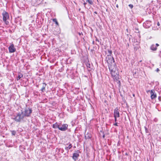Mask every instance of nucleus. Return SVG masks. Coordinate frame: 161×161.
<instances>
[{
    "label": "nucleus",
    "mask_w": 161,
    "mask_h": 161,
    "mask_svg": "<svg viewBox=\"0 0 161 161\" xmlns=\"http://www.w3.org/2000/svg\"><path fill=\"white\" fill-rule=\"evenodd\" d=\"M97 1L98 2V0H97Z\"/></svg>",
    "instance_id": "obj_35"
},
{
    "label": "nucleus",
    "mask_w": 161,
    "mask_h": 161,
    "mask_svg": "<svg viewBox=\"0 0 161 161\" xmlns=\"http://www.w3.org/2000/svg\"><path fill=\"white\" fill-rule=\"evenodd\" d=\"M86 66L87 67V69L88 71H90L91 70V64H90L88 63H86Z\"/></svg>",
    "instance_id": "obj_14"
},
{
    "label": "nucleus",
    "mask_w": 161,
    "mask_h": 161,
    "mask_svg": "<svg viewBox=\"0 0 161 161\" xmlns=\"http://www.w3.org/2000/svg\"><path fill=\"white\" fill-rule=\"evenodd\" d=\"M23 112V115L24 116L29 117L32 112V110L30 108H25Z\"/></svg>",
    "instance_id": "obj_4"
},
{
    "label": "nucleus",
    "mask_w": 161,
    "mask_h": 161,
    "mask_svg": "<svg viewBox=\"0 0 161 161\" xmlns=\"http://www.w3.org/2000/svg\"><path fill=\"white\" fill-rule=\"evenodd\" d=\"M145 130H146V131L147 130V128L145 127Z\"/></svg>",
    "instance_id": "obj_28"
},
{
    "label": "nucleus",
    "mask_w": 161,
    "mask_h": 161,
    "mask_svg": "<svg viewBox=\"0 0 161 161\" xmlns=\"http://www.w3.org/2000/svg\"><path fill=\"white\" fill-rule=\"evenodd\" d=\"M104 137H105L104 135H103V138H104Z\"/></svg>",
    "instance_id": "obj_31"
},
{
    "label": "nucleus",
    "mask_w": 161,
    "mask_h": 161,
    "mask_svg": "<svg viewBox=\"0 0 161 161\" xmlns=\"http://www.w3.org/2000/svg\"><path fill=\"white\" fill-rule=\"evenodd\" d=\"M68 127V125L67 124L61 125V124H60L59 129L60 130L64 131L67 129Z\"/></svg>",
    "instance_id": "obj_6"
},
{
    "label": "nucleus",
    "mask_w": 161,
    "mask_h": 161,
    "mask_svg": "<svg viewBox=\"0 0 161 161\" xmlns=\"http://www.w3.org/2000/svg\"><path fill=\"white\" fill-rule=\"evenodd\" d=\"M23 77V75L22 74H19L18 77L17 78V80H18L20 79V78Z\"/></svg>",
    "instance_id": "obj_17"
},
{
    "label": "nucleus",
    "mask_w": 161,
    "mask_h": 161,
    "mask_svg": "<svg viewBox=\"0 0 161 161\" xmlns=\"http://www.w3.org/2000/svg\"><path fill=\"white\" fill-rule=\"evenodd\" d=\"M23 112H21V113H18L16 115H14L12 118V119L17 122H20L23 119L24 117Z\"/></svg>",
    "instance_id": "obj_2"
},
{
    "label": "nucleus",
    "mask_w": 161,
    "mask_h": 161,
    "mask_svg": "<svg viewBox=\"0 0 161 161\" xmlns=\"http://www.w3.org/2000/svg\"><path fill=\"white\" fill-rule=\"evenodd\" d=\"M155 45H156V47H158L159 46V45L158 43L156 44Z\"/></svg>",
    "instance_id": "obj_24"
},
{
    "label": "nucleus",
    "mask_w": 161,
    "mask_h": 161,
    "mask_svg": "<svg viewBox=\"0 0 161 161\" xmlns=\"http://www.w3.org/2000/svg\"><path fill=\"white\" fill-rule=\"evenodd\" d=\"M97 40V41H98V42H99V41H98L97 39V40Z\"/></svg>",
    "instance_id": "obj_34"
},
{
    "label": "nucleus",
    "mask_w": 161,
    "mask_h": 161,
    "mask_svg": "<svg viewBox=\"0 0 161 161\" xmlns=\"http://www.w3.org/2000/svg\"><path fill=\"white\" fill-rule=\"evenodd\" d=\"M2 15L3 16V20L6 25H8V22L7 21V20L9 18V16L8 14L6 12H4Z\"/></svg>",
    "instance_id": "obj_5"
},
{
    "label": "nucleus",
    "mask_w": 161,
    "mask_h": 161,
    "mask_svg": "<svg viewBox=\"0 0 161 161\" xmlns=\"http://www.w3.org/2000/svg\"><path fill=\"white\" fill-rule=\"evenodd\" d=\"M79 156V154L78 152L74 153L73 154L72 158L75 161L78 159V158Z\"/></svg>",
    "instance_id": "obj_10"
},
{
    "label": "nucleus",
    "mask_w": 161,
    "mask_h": 161,
    "mask_svg": "<svg viewBox=\"0 0 161 161\" xmlns=\"http://www.w3.org/2000/svg\"><path fill=\"white\" fill-rule=\"evenodd\" d=\"M9 52L10 53H14L15 52L16 49L14 48V45L13 44H11L8 47Z\"/></svg>",
    "instance_id": "obj_9"
},
{
    "label": "nucleus",
    "mask_w": 161,
    "mask_h": 161,
    "mask_svg": "<svg viewBox=\"0 0 161 161\" xmlns=\"http://www.w3.org/2000/svg\"><path fill=\"white\" fill-rule=\"evenodd\" d=\"M91 137V135L89 133H87L85 135V138L86 139L90 138Z\"/></svg>",
    "instance_id": "obj_15"
},
{
    "label": "nucleus",
    "mask_w": 161,
    "mask_h": 161,
    "mask_svg": "<svg viewBox=\"0 0 161 161\" xmlns=\"http://www.w3.org/2000/svg\"><path fill=\"white\" fill-rule=\"evenodd\" d=\"M159 23H158V26H159Z\"/></svg>",
    "instance_id": "obj_30"
},
{
    "label": "nucleus",
    "mask_w": 161,
    "mask_h": 161,
    "mask_svg": "<svg viewBox=\"0 0 161 161\" xmlns=\"http://www.w3.org/2000/svg\"><path fill=\"white\" fill-rule=\"evenodd\" d=\"M72 147V145H71V144H70L69 145L68 147H65V149L66 150H67V151H69V149H70Z\"/></svg>",
    "instance_id": "obj_16"
},
{
    "label": "nucleus",
    "mask_w": 161,
    "mask_h": 161,
    "mask_svg": "<svg viewBox=\"0 0 161 161\" xmlns=\"http://www.w3.org/2000/svg\"><path fill=\"white\" fill-rule=\"evenodd\" d=\"M94 13H95V14H97V12H94Z\"/></svg>",
    "instance_id": "obj_32"
},
{
    "label": "nucleus",
    "mask_w": 161,
    "mask_h": 161,
    "mask_svg": "<svg viewBox=\"0 0 161 161\" xmlns=\"http://www.w3.org/2000/svg\"><path fill=\"white\" fill-rule=\"evenodd\" d=\"M60 124H59L57 122H56L55 123L53 124V127L54 129L58 128H59V125Z\"/></svg>",
    "instance_id": "obj_11"
},
{
    "label": "nucleus",
    "mask_w": 161,
    "mask_h": 161,
    "mask_svg": "<svg viewBox=\"0 0 161 161\" xmlns=\"http://www.w3.org/2000/svg\"><path fill=\"white\" fill-rule=\"evenodd\" d=\"M114 118L119 117V113L118 111V109L117 108H116L114 110Z\"/></svg>",
    "instance_id": "obj_8"
},
{
    "label": "nucleus",
    "mask_w": 161,
    "mask_h": 161,
    "mask_svg": "<svg viewBox=\"0 0 161 161\" xmlns=\"http://www.w3.org/2000/svg\"><path fill=\"white\" fill-rule=\"evenodd\" d=\"M86 3H84V6H85L86 5Z\"/></svg>",
    "instance_id": "obj_26"
},
{
    "label": "nucleus",
    "mask_w": 161,
    "mask_h": 161,
    "mask_svg": "<svg viewBox=\"0 0 161 161\" xmlns=\"http://www.w3.org/2000/svg\"><path fill=\"white\" fill-rule=\"evenodd\" d=\"M11 132H12V134L13 135H14V136L15 135V134H16V131H15V130H12V131H11Z\"/></svg>",
    "instance_id": "obj_20"
},
{
    "label": "nucleus",
    "mask_w": 161,
    "mask_h": 161,
    "mask_svg": "<svg viewBox=\"0 0 161 161\" xmlns=\"http://www.w3.org/2000/svg\"><path fill=\"white\" fill-rule=\"evenodd\" d=\"M115 118V121L116 122L117 121V118Z\"/></svg>",
    "instance_id": "obj_27"
},
{
    "label": "nucleus",
    "mask_w": 161,
    "mask_h": 161,
    "mask_svg": "<svg viewBox=\"0 0 161 161\" xmlns=\"http://www.w3.org/2000/svg\"><path fill=\"white\" fill-rule=\"evenodd\" d=\"M129 7L130 8H132L133 7V5H132V4H130L129 5Z\"/></svg>",
    "instance_id": "obj_22"
},
{
    "label": "nucleus",
    "mask_w": 161,
    "mask_h": 161,
    "mask_svg": "<svg viewBox=\"0 0 161 161\" xmlns=\"http://www.w3.org/2000/svg\"><path fill=\"white\" fill-rule=\"evenodd\" d=\"M159 71V69L158 68H157L156 69V71L157 72H158Z\"/></svg>",
    "instance_id": "obj_23"
},
{
    "label": "nucleus",
    "mask_w": 161,
    "mask_h": 161,
    "mask_svg": "<svg viewBox=\"0 0 161 161\" xmlns=\"http://www.w3.org/2000/svg\"><path fill=\"white\" fill-rule=\"evenodd\" d=\"M150 92L151 95V97L152 99H155L157 97V95L154 90H149L147 92Z\"/></svg>",
    "instance_id": "obj_7"
},
{
    "label": "nucleus",
    "mask_w": 161,
    "mask_h": 161,
    "mask_svg": "<svg viewBox=\"0 0 161 161\" xmlns=\"http://www.w3.org/2000/svg\"><path fill=\"white\" fill-rule=\"evenodd\" d=\"M47 84L45 83H43L42 84V87L41 90L42 92H44L45 91V88Z\"/></svg>",
    "instance_id": "obj_13"
},
{
    "label": "nucleus",
    "mask_w": 161,
    "mask_h": 161,
    "mask_svg": "<svg viewBox=\"0 0 161 161\" xmlns=\"http://www.w3.org/2000/svg\"><path fill=\"white\" fill-rule=\"evenodd\" d=\"M107 61L108 64L110 71H116V65L113 57L111 55H107L106 57Z\"/></svg>",
    "instance_id": "obj_1"
},
{
    "label": "nucleus",
    "mask_w": 161,
    "mask_h": 161,
    "mask_svg": "<svg viewBox=\"0 0 161 161\" xmlns=\"http://www.w3.org/2000/svg\"><path fill=\"white\" fill-rule=\"evenodd\" d=\"M116 7H118V5H117H117H116Z\"/></svg>",
    "instance_id": "obj_29"
},
{
    "label": "nucleus",
    "mask_w": 161,
    "mask_h": 161,
    "mask_svg": "<svg viewBox=\"0 0 161 161\" xmlns=\"http://www.w3.org/2000/svg\"><path fill=\"white\" fill-rule=\"evenodd\" d=\"M53 21L55 23V24L57 25L58 26L59 25L58 23V22L57 20L56 19H53Z\"/></svg>",
    "instance_id": "obj_18"
},
{
    "label": "nucleus",
    "mask_w": 161,
    "mask_h": 161,
    "mask_svg": "<svg viewBox=\"0 0 161 161\" xmlns=\"http://www.w3.org/2000/svg\"><path fill=\"white\" fill-rule=\"evenodd\" d=\"M150 48L152 51H156L157 49V47L154 44L152 45L151 46Z\"/></svg>",
    "instance_id": "obj_12"
},
{
    "label": "nucleus",
    "mask_w": 161,
    "mask_h": 161,
    "mask_svg": "<svg viewBox=\"0 0 161 161\" xmlns=\"http://www.w3.org/2000/svg\"><path fill=\"white\" fill-rule=\"evenodd\" d=\"M108 55H111L112 53V51L111 50H108Z\"/></svg>",
    "instance_id": "obj_21"
},
{
    "label": "nucleus",
    "mask_w": 161,
    "mask_h": 161,
    "mask_svg": "<svg viewBox=\"0 0 161 161\" xmlns=\"http://www.w3.org/2000/svg\"><path fill=\"white\" fill-rule=\"evenodd\" d=\"M86 2H87L90 4L92 5L93 4V2L91 0H87Z\"/></svg>",
    "instance_id": "obj_19"
},
{
    "label": "nucleus",
    "mask_w": 161,
    "mask_h": 161,
    "mask_svg": "<svg viewBox=\"0 0 161 161\" xmlns=\"http://www.w3.org/2000/svg\"><path fill=\"white\" fill-rule=\"evenodd\" d=\"M133 96L134 97L135 96V94H133Z\"/></svg>",
    "instance_id": "obj_33"
},
{
    "label": "nucleus",
    "mask_w": 161,
    "mask_h": 161,
    "mask_svg": "<svg viewBox=\"0 0 161 161\" xmlns=\"http://www.w3.org/2000/svg\"><path fill=\"white\" fill-rule=\"evenodd\" d=\"M112 75L113 78L119 83L120 82V81L119 80V78L118 75V72L116 68V71H110Z\"/></svg>",
    "instance_id": "obj_3"
},
{
    "label": "nucleus",
    "mask_w": 161,
    "mask_h": 161,
    "mask_svg": "<svg viewBox=\"0 0 161 161\" xmlns=\"http://www.w3.org/2000/svg\"><path fill=\"white\" fill-rule=\"evenodd\" d=\"M114 125H115V126H118L117 123H115V124H114Z\"/></svg>",
    "instance_id": "obj_25"
}]
</instances>
